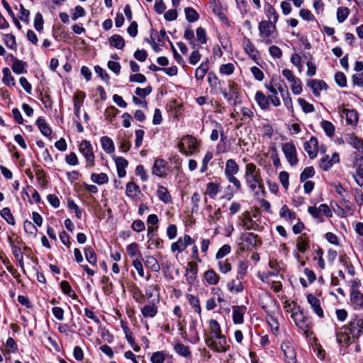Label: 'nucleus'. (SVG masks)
Masks as SVG:
<instances>
[{
  "instance_id": "nucleus-40",
  "label": "nucleus",
  "mask_w": 363,
  "mask_h": 363,
  "mask_svg": "<svg viewBox=\"0 0 363 363\" xmlns=\"http://www.w3.org/2000/svg\"><path fill=\"white\" fill-rule=\"evenodd\" d=\"M145 265L150 268L154 272H158L160 270V265L157 260L153 256H146L143 259Z\"/></svg>"
},
{
  "instance_id": "nucleus-1",
  "label": "nucleus",
  "mask_w": 363,
  "mask_h": 363,
  "mask_svg": "<svg viewBox=\"0 0 363 363\" xmlns=\"http://www.w3.org/2000/svg\"><path fill=\"white\" fill-rule=\"evenodd\" d=\"M244 178L248 188L256 195L259 196V193L264 194V186L261 172L255 164L253 162L246 164Z\"/></svg>"
},
{
  "instance_id": "nucleus-43",
  "label": "nucleus",
  "mask_w": 363,
  "mask_h": 363,
  "mask_svg": "<svg viewBox=\"0 0 363 363\" xmlns=\"http://www.w3.org/2000/svg\"><path fill=\"white\" fill-rule=\"evenodd\" d=\"M140 193V187L133 182H128L126 184L125 194L128 197L135 198Z\"/></svg>"
},
{
  "instance_id": "nucleus-38",
  "label": "nucleus",
  "mask_w": 363,
  "mask_h": 363,
  "mask_svg": "<svg viewBox=\"0 0 363 363\" xmlns=\"http://www.w3.org/2000/svg\"><path fill=\"white\" fill-rule=\"evenodd\" d=\"M265 13L268 18L267 21L271 20L272 23L277 24L279 17V13L276 11L275 8L269 3H267L266 4Z\"/></svg>"
},
{
  "instance_id": "nucleus-49",
  "label": "nucleus",
  "mask_w": 363,
  "mask_h": 363,
  "mask_svg": "<svg viewBox=\"0 0 363 363\" xmlns=\"http://www.w3.org/2000/svg\"><path fill=\"white\" fill-rule=\"evenodd\" d=\"M186 298H187L190 306L194 309V311L196 313L201 314V308L199 299L196 296H194L193 294H190L186 295Z\"/></svg>"
},
{
  "instance_id": "nucleus-59",
  "label": "nucleus",
  "mask_w": 363,
  "mask_h": 363,
  "mask_svg": "<svg viewBox=\"0 0 363 363\" xmlns=\"http://www.w3.org/2000/svg\"><path fill=\"white\" fill-rule=\"evenodd\" d=\"M315 169L313 167H306L300 175V181L301 182H304L309 178H312L315 175Z\"/></svg>"
},
{
  "instance_id": "nucleus-47",
  "label": "nucleus",
  "mask_w": 363,
  "mask_h": 363,
  "mask_svg": "<svg viewBox=\"0 0 363 363\" xmlns=\"http://www.w3.org/2000/svg\"><path fill=\"white\" fill-rule=\"evenodd\" d=\"M84 255L86 261L91 264V265L94 266L96 265L97 263V257L96 254L95 253L94 249L89 246L86 247L84 248Z\"/></svg>"
},
{
  "instance_id": "nucleus-31",
  "label": "nucleus",
  "mask_w": 363,
  "mask_h": 363,
  "mask_svg": "<svg viewBox=\"0 0 363 363\" xmlns=\"http://www.w3.org/2000/svg\"><path fill=\"white\" fill-rule=\"evenodd\" d=\"M198 266L194 262H189L186 268V279L189 284H192L196 279Z\"/></svg>"
},
{
  "instance_id": "nucleus-8",
  "label": "nucleus",
  "mask_w": 363,
  "mask_h": 363,
  "mask_svg": "<svg viewBox=\"0 0 363 363\" xmlns=\"http://www.w3.org/2000/svg\"><path fill=\"white\" fill-rule=\"evenodd\" d=\"M281 150L284 156L291 166H295L298 162L297 156V150L295 145L290 142L282 144Z\"/></svg>"
},
{
  "instance_id": "nucleus-35",
  "label": "nucleus",
  "mask_w": 363,
  "mask_h": 363,
  "mask_svg": "<svg viewBox=\"0 0 363 363\" xmlns=\"http://www.w3.org/2000/svg\"><path fill=\"white\" fill-rule=\"evenodd\" d=\"M172 356L169 355L166 350L155 352L150 357V362L152 363H164L168 358H172Z\"/></svg>"
},
{
  "instance_id": "nucleus-39",
  "label": "nucleus",
  "mask_w": 363,
  "mask_h": 363,
  "mask_svg": "<svg viewBox=\"0 0 363 363\" xmlns=\"http://www.w3.org/2000/svg\"><path fill=\"white\" fill-rule=\"evenodd\" d=\"M203 277L206 281L211 285L217 284L220 279L219 275L212 269L205 272Z\"/></svg>"
},
{
  "instance_id": "nucleus-51",
  "label": "nucleus",
  "mask_w": 363,
  "mask_h": 363,
  "mask_svg": "<svg viewBox=\"0 0 363 363\" xmlns=\"http://www.w3.org/2000/svg\"><path fill=\"white\" fill-rule=\"evenodd\" d=\"M60 288L62 292L71 297L73 299H76L77 298V295L75 291L72 289L71 285L67 281H62L60 282Z\"/></svg>"
},
{
  "instance_id": "nucleus-22",
  "label": "nucleus",
  "mask_w": 363,
  "mask_h": 363,
  "mask_svg": "<svg viewBox=\"0 0 363 363\" xmlns=\"http://www.w3.org/2000/svg\"><path fill=\"white\" fill-rule=\"evenodd\" d=\"M233 321L234 324L240 325L244 322V315L247 311V307L245 306H233Z\"/></svg>"
},
{
  "instance_id": "nucleus-5",
  "label": "nucleus",
  "mask_w": 363,
  "mask_h": 363,
  "mask_svg": "<svg viewBox=\"0 0 363 363\" xmlns=\"http://www.w3.org/2000/svg\"><path fill=\"white\" fill-rule=\"evenodd\" d=\"M342 329L348 330L352 335L353 341H357L363 335V315H354L350 321L342 326Z\"/></svg>"
},
{
  "instance_id": "nucleus-46",
  "label": "nucleus",
  "mask_w": 363,
  "mask_h": 363,
  "mask_svg": "<svg viewBox=\"0 0 363 363\" xmlns=\"http://www.w3.org/2000/svg\"><path fill=\"white\" fill-rule=\"evenodd\" d=\"M101 143L103 150L107 153H111L114 151L115 147L112 139L108 136H103L101 138Z\"/></svg>"
},
{
  "instance_id": "nucleus-57",
  "label": "nucleus",
  "mask_w": 363,
  "mask_h": 363,
  "mask_svg": "<svg viewBox=\"0 0 363 363\" xmlns=\"http://www.w3.org/2000/svg\"><path fill=\"white\" fill-rule=\"evenodd\" d=\"M248 269V264L246 262L240 261L237 272V279L243 280Z\"/></svg>"
},
{
  "instance_id": "nucleus-54",
  "label": "nucleus",
  "mask_w": 363,
  "mask_h": 363,
  "mask_svg": "<svg viewBox=\"0 0 363 363\" xmlns=\"http://www.w3.org/2000/svg\"><path fill=\"white\" fill-rule=\"evenodd\" d=\"M186 20L190 23H194L199 20V13L191 7H187L184 9Z\"/></svg>"
},
{
  "instance_id": "nucleus-12",
  "label": "nucleus",
  "mask_w": 363,
  "mask_h": 363,
  "mask_svg": "<svg viewBox=\"0 0 363 363\" xmlns=\"http://www.w3.org/2000/svg\"><path fill=\"white\" fill-rule=\"evenodd\" d=\"M152 172L153 174L160 178H166L168 174L167 162L164 159H156L152 167Z\"/></svg>"
},
{
  "instance_id": "nucleus-44",
  "label": "nucleus",
  "mask_w": 363,
  "mask_h": 363,
  "mask_svg": "<svg viewBox=\"0 0 363 363\" xmlns=\"http://www.w3.org/2000/svg\"><path fill=\"white\" fill-rule=\"evenodd\" d=\"M3 77L2 82L8 86H15L16 81L14 77L12 76L10 69L8 67H4L2 69Z\"/></svg>"
},
{
  "instance_id": "nucleus-2",
  "label": "nucleus",
  "mask_w": 363,
  "mask_h": 363,
  "mask_svg": "<svg viewBox=\"0 0 363 363\" xmlns=\"http://www.w3.org/2000/svg\"><path fill=\"white\" fill-rule=\"evenodd\" d=\"M291 318L294 320L296 327L303 332L306 337H309L313 334V323L311 318L308 316L303 308L299 306H295L291 309Z\"/></svg>"
},
{
  "instance_id": "nucleus-37",
  "label": "nucleus",
  "mask_w": 363,
  "mask_h": 363,
  "mask_svg": "<svg viewBox=\"0 0 363 363\" xmlns=\"http://www.w3.org/2000/svg\"><path fill=\"white\" fill-rule=\"evenodd\" d=\"M174 350L180 356L190 358L191 357V352L188 346H186L182 342H177L174 345Z\"/></svg>"
},
{
  "instance_id": "nucleus-10",
  "label": "nucleus",
  "mask_w": 363,
  "mask_h": 363,
  "mask_svg": "<svg viewBox=\"0 0 363 363\" xmlns=\"http://www.w3.org/2000/svg\"><path fill=\"white\" fill-rule=\"evenodd\" d=\"M194 240L189 235L185 234L183 237L179 238L177 242L172 243L171 251L172 252H182L188 246L194 244Z\"/></svg>"
},
{
  "instance_id": "nucleus-62",
  "label": "nucleus",
  "mask_w": 363,
  "mask_h": 363,
  "mask_svg": "<svg viewBox=\"0 0 363 363\" xmlns=\"http://www.w3.org/2000/svg\"><path fill=\"white\" fill-rule=\"evenodd\" d=\"M346 121L348 124L356 125L358 122V113L357 111L347 110L346 112Z\"/></svg>"
},
{
  "instance_id": "nucleus-61",
  "label": "nucleus",
  "mask_w": 363,
  "mask_h": 363,
  "mask_svg": "<svg viewBox=\"0 0 363 363\" xmlns=\"http://www.w3.org/2000/svg\"><path fill=\"white\" fill-rule=\"evenodd\" d=\"M321 127L328 136L332 137L334 135L335 128L334 125L330 121H323L321 122Z\"/></svg>"
},
{
  "instance_id": "nucleus-48",
  "label": "nucleus",
  "mask_w": 363,
  "mask_h": 363,
  "mask_svg": "<svg viewBox=\"0 0 363 363\" xmlns=\"http://www.w3.org/2000/svg\"><path fill=\"white\" fill-rule=\"evenodd\" d=\"M279 216L281 218H284L285 219L289 220L291 221L296 219V214L295 212L292 211L287 205H284L280 211Z\"/></svg>"
},
{
  "instance_id": "nucleus-34",
  "label": "nucleus",
  "mask_w": 363,
  "mask_h": 363,
  "mask_svg": "<svg viewBox=\"0 0 363 363\" xmlns=\"http://www.w3.org/2000/svg\"><path fill=\"white\" fill-rule=\"evenodd\" d=\"M157 312L158 308L155 303L146 304L141 309V313L145 318H154Z\"/></svg>"
},
{
  "instance_id": "nucleus-3",
  "label": "nucleus",
  "mask_w": 363,
  "mask_h": 363,
  "mask_svg": "<svg viewBox=\"0 0 363 363\" xmlns=\"http://www.w3.org/2000/svg\"><path fill=\"white\" fill-rule=\"evenodd\" d=\"M259 35L267 45L272 43L278 36L276 23L269 21H261L258 25Z\"/></svg>"
},
{
  "instance_id": "nucleus-42",
  "label": "nucleus",
  "mask_w": 363,
  "mask_h": 363,
  "mask_svg": "<svg viewBox=\"0 0 363 363\" xmlns=\"http://www.w3.org/2000/svg\"><path fill=\"white\" fill-rule=\"evenodd\" d=\"M241 281L242 280H238L237 278L230 280L227 284L228 291L235 293L242 292L244 290V286Z\"/></svg>"
},
{
  "instance_id": "nucleus-32",
  "label": "nucleus",
  "mask_w": 363,
  "mask_h": 363,
  "mask_svg": "<svg viewBox=\"0 0 363 363\" xmlns=\"http://www.w3.org/2000/svg\"><path fill=\"white\" fill-rule=\"evenodd\" d=\"M157 196L158 199L164 203H170L172 201V198L169 191L162 185L158 186Z\"/></svg>"
},
{
  "instance_id": "nucleus-13",
  "label": "nucleus",
  "mask_w": 363,
  "mask_h": 363,
  "mask_svg": "<svg viewBox=\"0 0 363 363\" xmlns=\"http://www.w3.org/2000/svg\"><path fill=\"white\" fill-rule=\"evenodd\" d=\"M229 91L225 89H220V91L228 101L237 99L239 94V85L233 80L228 81Z\"/></svg>"
},
{
  "instance_id": "nucleus-21",
  "label": "nucleus",
  "mask_w": 363,
  "mask_h": 363,
  "mask_svg": "<svg viewBox=\"0 0 363 363\" xmlns=\"http://www.w3.org/2000/svg\"><path fill=\"white\" fill-rule=\"evenodd\" d=\"M340 162V157L337 152H334L332 155L331 159L328 155H325L320 160V167L324 170L328 171L333 164Z\"/></svg>"
},
{
  "instance_id": "nucleus-28",
  "label": "nucleus",
  "mask_w": 363,
  "mask_h": 363,
  "mask_svg": "<svg viewBox=\"0 0 363 363\" xmlns=\"http://www.w3.org/2000/svg\"><path fill=\"white\" fill-rule=\"evenodd\" d=\"M114 160L117 168V174L118 177H124L126 174L125 168L128 165V160L122 157H115Z\"/></svg>"
},
{
  "instance_id": "nucleus-11",
  "label": "nucleus",
  "mask_w": 363,
  "mask_h": 363,
  "mask_svg": "<svg viewBox=\"0 0 363 363\" xmlns=\"http://www.w3.org/2000/svg\"><path fill=\"white\" fill-rule=\"evenodd\" d=\"M336 341L340 347H347L354 341L352 335L350 334L348 330L342 329V326L336 330Z\"/></svg>"
},
{
  "instance_id": "nucleus-4",
  "label": "nucleus",
  "mask_w": 363,
  "mask_h": 363,
  "mask_svg": "<svg viewBox=\"0 0 363 363\" xmlns=\"http://www.w3.org/2000/svg\"><path fill=\"white\" fill-rule=\"evenodd\" d=\"M199 143L197 139L191 135L183 136L178 143L179 152L186 156H191L199 151Z\"/></svg>"
},
{
  "instance_id": "nucleus-16",
  "label": "nucleus",
  "mask_w": 363,
  "mask_h": 363,
  "mask_svg": "<svg viewBox=\"0 0 363 363\" xmlns=\"http://www.w3.org/2000/svg\"><path fill=\"white\" fill-rule=\"evenodd\" d=\"M346 143L354 148L359 153H363V139L359 138L354 133H349L345 135Z\"/></svg>"
},
{
  "instance_id": "nucleus-18",
  "label": "nucleus",
  "mask_w": 363,
  "mask_h": 363,
  "mask_svg": "<svg viewBox=\"0 0 363 363\" xmlns=\"http://www.w3.org/2000/svg\"><path fill=\"white\" fill-rule=\"evenodd\" d=\"M241 225L247 230H259V224L255 220H252L250 213L248 211H245L242 214Z\"/></svg>"
},
{
  "instance_id": "nucleus-6",
  "label": "nucleus",
  "mask_w": 363,
  "mask_h": 363,
  "mask_svg": "<svg viewBox=\"0 0 363 363\" xmlns=\"http://www.w3.org/2000/svg\"><path fill=\"white\" fill-rule=\"evenodd\" d=\"M205 342L207 347L215 352L225 353L230 348V340H228L223 334L216 337L205 340Z\"/></svg>"
},
{
  "instance_id": "nucleus-30",
  "label": "nucleus",
  "mask_w": 363,
  "mask_h": 363,
  "mask_svg": "<svg viewBox=\"0 0 363 363\" xmlns=\"http://www.w3.org/2000/svg\"><path fill=\"white\" fill-rule=\"evenodd\" d=\"M220 191L221 186L220 184L211 182L206 184L205 194L208 195L210 199H215Z\"/></svg>"
},
{
  "instance_id": "nucleus-52",
  "label": "nucleus",
  "mask_w": 363,
  "mask_h": 363,
  "mask_svg": "<svg viewBox=\"0 0 363 363\" xmlns=\"http://www.w3.org/2000/svg\"><path fill=\"white\" fill-rule=\"evenodd\" d=\"M0 216L3 218L9 224L11 225H15L16 221L15 218L11 213V211L9 208L4 207L0 211Z\"/></svg>"
},
{
  "instance_id": "nucleus-26",
  "label": "nucleus",
  "mask_w": 363,
  "mask_h": 363,
  "mask_svg": "<svg viewBox=\"0 0 363 363\" xmlns=\"http://www.w3.org/2000/svg\"><path fill=\"white\" fill-rule=\"evenodd\" d=\"M240 239L247 243V249L256 247L261 244V242L258 240V235L253 233H242Z\"/></svg>"
},
{
  "instance_id": "nucleus-45",
  "label": "nucleus",
  "mask_w": 363,
  "mask_h": 363,
  "mask_svg": "<svg viewBox=\"0 0 363 363\" xmlns=\"http://www.w3.org/2000/svg\"><path fill=\"white\" fill-rule=\"evenodd\" d=\"M111 46L121 50L125 46V40L120 35H113L108 39Z\"/></svg>"
},
{
  "instance_id": "nucleus-60",
  "label": "nucleus",
  "mask_w": 363,
  "mask_h": 363,
  "mask_svg": "<svg viewBox=\"0 0 363 363\" xmlns=\"http://www.w3.org/2000/svg\"><path fill=\"white\" fill-rule=\"evenodd\" d=\"M207 79L209 86L212 89H216L217 88L218 84H220V79H218L216 73L213 72H210L208 73Z\"/></svg>"
},
{
  "instance_id": "nucleus-50",
  "label": "nucleus",
  "mask_w": 363,
  "mask_h": 363,
  "mask_svg": "<svg viewBox=\"0 0 363 363\" xmlns=\"http://www.w3.org/2000/svg\"><path fill=\"white\" fill-rule=\"evenodd\" d=\"M91 180L99 185H102L108 182V177L106 173H92Z\"/></svg>"
},
{
  "instance_id": "nucleus-64",
  "label": "nucleus",
  "mask_w": 363,
  "mask_h": 363,
  "mask_svg": "<svg viewBox=\"0 0 363 363\" xmlns=\"http://www.w3.org/2000/svg\"><path fill=\"white\" fill-rule=\"evenodd\" d=\"M101 282L104 284L103 291L105 294H110L113 291V284L109 281V278L106 276L101 277Z\"/></svg>"
},
{
  "instance_id": "nucleus-53",
  "label": "nucleus",
  "mask_w": 363,
  "mask_h": 363,
  "mask_svg": "<svg viewBox=\"0 0 363 363\" xmlns=\"http://www.w3.org/2000/svg\"><path fill=\"white\" fill-rule=\"evenodd\" d=\"M3 39H4V42L5 45L7 46V48H9L11 50H16L17 45H16V37L13 34H11V33L4 34Z\"/></svg>"
},
{
  "instance_id": "nucleus-7",
  "label": "nucleus",
  "mask_w": 363,
  "mask_h": 363,
  "mask_svg": "<svg viewBox=\"0 0 363 363\" xmlns=\"http://www.w3.org/2000/svg\"><path fill=\"white\" fill-rule=\"evenodd\" d=\"M79 150L86 159V167L93 168L95 166V156L91 143L82 140L79 145Z\"/></svg>"
},
{
  "instance_id": "nucleus-27",
  "label": "nucleus",
  "mask_w": 363,
  "mask_h": 363,
  "mask_svg": "<svg viewBox=\"0 0 363 363\" xmlns=\"http://www.w3.org/2000/svg\"><path fill=\"white\" fill-rule=\"evenodd\" d=\"M240 171V167L234 159H228L226 160L224 168V175L228 176L237 174Z\"/></svg>"
},
{
  "instance_id": "nucleus-55",
  "label": "nucleus",
  "mask_w": 363,
  "mask_h": 363,
  "mask_svg": "<svg viewBox=\"0 0 363 363\" xmlns=\"http://www.w3.org/2000/svg\"><path fill=\"white\" fill-rule=\"evenodd\" d=\"M23 228L25 232L31 237L35 238L38 233V229L34 223L31 221L26 220L23 223Z\"/></svg>"
},
{
  "instance_id": "nucleus-20",
  "label": "nucleus",
  "mask_w": 363,
  "mask_h": 363,
  "mask_svg": "<svg viewBox=\"0 0 363 363\" xmlns=\"http://www.w3.org/2000/svg\"><path fill=\"white\" fill-rule=\"evenodd\" d=\"M242 46L245 52L255 62H257L259 58V52L248 38H243Z\"/></svg>"
},
{
  "instance_id": "nucleus-63",
  "label": "nucleus",
  "mask_w": 363,
  "mask_h": 363,
  "mask_svg": "<svg viewBox=\"0 0 363 363\" xmlns=\"http://www.w3.org/2000/svg\"><path fill=\"white\" fill-rule=\"evenodd\" d=\"M298 103L301 106L303 111L306 113H310L315 111L314 106L306 101L304 99L299 98Z\"/></svg>"
},
{
  "instance_id": "nucleus-14",
  "label": "nucleus",
  "mask_w": 363,
  "mask_h": 363,
  "mask_svg": "<svg viewBox=\"0 0 363 363\" xmlns=\"http://www.w3.org/2000/svg\"><path fill=\"white\" fill-rule=\"evenodd\" d=\"M228 182L233 184V191L227 192L225 195V197L228 200H230L235 194L242 192V183L236 177V174H232L225 177Z\"/></svg>"
},
{
  "instance_id": "nucleus-36",
  "label": "nucleus",
  "mask_w": 363,
  "mask_h": 363,
  "mask_svg": "<svg viewBox=\"0 0 363 363\" xmlns=\"http://www.w3.org/2000/svg\"><path fill=\"white\" fill-rule=\"evenodd\" d=\"M36 125L40 130V133L45 137H49L52 135V130L50 125L46 123L43 117H39L36 121Z\"/></svg>"
},
{
  "instance_id": "nucleus-58",
  "label": "nucleus",
  "mask_w": 363,
  "mask_h": 363,
  "mask_svg": "<svg viewBox=\"0 0 363 363\" xmlns=\"http://www.w3.org/2000/svg\"><path fill=\"white\" fill-rule=\"evenodd\" d=\"M350 11L347 7H339L337 10V20L339 23H343L348 16L350 15Z\"/></svg>"
},
{
  "instance_id": "nucleus-17",
  "label": "nucleus",
  "mask_w": 363,
  "mask_h": 363,
  "mask_svg": "<svg viewBox=\"0 0 363 363\" xmlns=\"http://www.w3.org/2000/svg\"><path fill=\"white\" fill-rule=\"evenodd\" d=\"M307 86L311 89L313 94L317 97L320 96L321 90H327L328 89L327 84L320 79L308 80Z\"/></svg>"
},
{
  "instance_id": "nucleus-25",
  "label": "nucleus",
  "mask_w": 363,
  "mask_h": 363,
  "mask_svg": "<svg viewBox=\"0 0 363 363\" xmlns=\"http://www.w3.org/2000/svg\"><path fill=\"white\" fill-rule=\"evenodd\" d=\"M222 335L220 324L216 320L211 319L209 320V330L208 333L205 335V340L216 337Z\"/></svg>"
},
{
  "instance_id": "nucleus-41",
  "label": "nucleus",
  "mask_w": 363,
  "mask_h": 363,
  "mask_svg": "<svg viewBox=\"0 0 363 363\" xmlns=\"http://www.w3.org/2000/svg\"><path fill=\"white\" fill-rule=\"evenodd\" d=\"M28 63L26 62L21 60H16L13 62L11 69L14 73L21 74L27 72V70L26 69Z\"/></svg>"
},
{
  "instance_id": "nucleus-15",
  "label": "nucleus",
  "mask_w": 363,
  "mask_h": 363,
  "mask_svg": "<svg viewBox=\"0 0 363 363\" xmlns=\"http://www.w3.org/2000/svg\"><path fill=\"white\" fill-rule=\"evenodd\" d=\"M303 148L308 153L310 159H314L318 152V139L313 136L308 141H306L303 144Z\"/></svg>"
},
{
  "instance_id": "nucleus-24",
  "label": "nucleus",
  "mask_w": 363,
  "mask_h": 363,
  "mask_svg": "<svg viewBox=\"0 0 363 363\" xmlns=\"http://www.w3.org/2000/svg\"><path fill=\"white\" fill-rule=\"evenodd\" d=\"M310 238L306 233H301L296 238V246L297 250L304 254L310 248Z\"/></svg>"
},
{
  "instance_id": "nucleus-19",
  "label": "nucleus",
  "mask_w": 363,
  "mask_h": 363,
  "mask_svg": "<svg viewBox=\"0 0 363 363\" xmlns=\"http://www.w3.org/2000/svg\"><path fill=\"white\" fill-rule=\"evenodd\" d=\"M307 301L310 304L313 311L319 317H324V312L321 307L320 301L314 295L309 294L306 296Z\"/></svg>"
},
{
  "instance_id": "nucleus-23",
  "label": "nucleus",
  "mask_w": 363,
  "mask_h": 363,
  "mask_svg": "<svg viewBox=\"0 0 363 363\" xmlns=\"http://www.w3.org/2000/svg\"><path fill=\"white\" fill-rule=\"evenodd\" d=\"M350 302L354 310H363V294L357 289H352L350 294Z\"/></svg>"
},
{
  "instance_id": "nucleus-29",
  "label": "nucleus",
  "mask_w": 363,
  "mask_h": 363,
  "mask_svg": "<svg viewBox=\"0 0 363 363\" xmlns=\"http://www.w3.org/2000/svg\"><path fill=\"white\" fill-rule=\"evenodd\" d=\"M255 100L262 110H268L269 108V98L262 91L256 92Z\"/></svg>"
},
{
  "instance_id": "nucleus-56",
  "label": "nucleus",
  "mask_w": 363,
  "mask_h": 363,
  "mask_svg": "<svg viewBox=\"0 0 363 363\" xmlns=\"http://www.w3.org/2000/svg\"><path fill=\"white\" fill-rule=\"evenodd\" d=\"M126 250L130 257H133L138 256L139 258H142L138 243L132 242L129 244L126 247Z\"/></svg>"
},
{
  "instance_id": "nucleus-9",
  "label": "nucleus",
  "mask_w": 363,
  "mask_h": 363,
  "mask_svg": "<svg viewBox=\"0 0 363 363\" xmlns=\"http://www.w3.org/2000/svg\"><path fill=\"white\" fill-rule=\"evenodd\" d=\"M281 350L284 356V363H298L296 351L290 341L286 340L282 342Z\"/></svg>"
},
{
  "instance_id": "nucleus-33",
  "label": "nucleus",
  "mask_w": 363,
  "mask_h": 363,
  "mask_svg": "<svg viewBox=\"0 0 363 363\" xmlns=\"http://www.w3.org/2000/svg\"><path fill=\"white\" fill-rule=\"evenodd\" d=\"M209 69V61L206 59L195 69V78L198 81L203 79Z\"/></svg>"
}]
</instances>
